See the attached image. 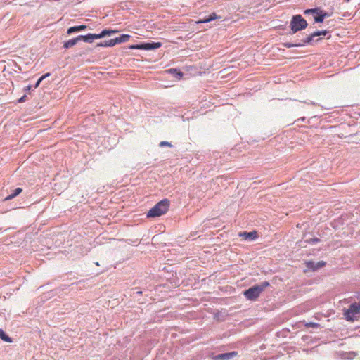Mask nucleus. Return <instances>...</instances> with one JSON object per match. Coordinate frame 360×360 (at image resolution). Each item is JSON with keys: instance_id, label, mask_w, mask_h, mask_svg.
Instances as JSON below:
<instances>
[{"instance_id": "29", "label": "nucleus", "mask_w": 360, "mask_h": 360, "mask_svg": "<svg viewBox=\"0 0 360 360\" xmlns=\"http://www.w3.org/2000/svg\"><path fill=\"white\" fill-rule=\"evenodd\" d=\"M42 81H43V79H42L41 77H39V78L38 79V80L37 81L36 84H34V88H37V87L40 85V83H41Z\"/></svg>"}, {"instance_id": "31", "label": "nucleus", "mask_w": 360, "mask_h": 360, "mask_svg": "<svg viewBox=\"0 0 360 360\" xmlns=\"http://www.w3.org/2000/svg\"><path fill=\"white\" fill-rule=\"evenodd\" d=\"M51 75V73L48 72L40 77L43 80Z\"/></svg>"}, {"instance_id": "16", "label": "nucleus", "mask_w": 360, "mask_h": 360, "mask_svg": "<svg viewBox=\"0 0 360 360\" xmlns=\"http://www.w3.org/2000/svg\"><path fill=\"white\" fill-rule=\"evenodd\" d=\"M94 39H98L96 34L89 33L86 35H84V42L86 43H92Z\"/></svg>"}, {"instance_id": "10", "label": "nucleus", "mask_w": 360, "mask_h": 360, "mask_svg": "<svg viewBox=\"0 0 360 360\" xmlns=\"http://www.w3.org/2000/svg\"><path fill=\"white\" fill-rule=\"evenodd\" d=\"M239 236H241L245 238L246 240H254L257 238V233L255 231H250V232H240Z\"/></svg>"}, {"instance_id": "2", "label": "nucleus", "mask_w": 360, "mask_h": 360, "mask_svg": "<svg viewBox=\"0 0 360 360\" xmlns=\"http://www.w3.org/2000/svg\"><path fill=\"white\" fill-rule=\"evenodd\" d=\"M270 283L268 281H263L259 284L255 285L251 288L244 291V295L248 300L255 301L256 300L261 292L268 286Z\"/></svg>"}, {"instance_id": "17", "label": "nucleus", "mask_w": 360, "mask_h": 360, "mask_svg": "<svg viewBox=\"0 0 360 360\" xmlns=\"http://www.w3.org/2000/svg\"><path fill=\"white\" fill-rule=\"evenodd\" d=\"M77 39L75 38L71 39L64 42L63 47L65 49H70L77 44Z\"/></svg>"}, {"instance_id": "20", "label": "nucleus", "mask_w": 360, "mask_h": 360, "mask_svg": "<svg viewBox=\"0 0 360 360\" xmlns=\"http://www.w3.org/2000/svg\"><path fill=\"white\" fill-rule=\"evenodd\" d=\"M168 72L174 74L176 77L181 78L183 77V72L176 68H171L168 70Z\"/></svg>"}, {"instance_id": "9", "label": "nucleus", "mask_w": 360, "mask_h": 360, "mask_svg": "<svg viewBox=\"0 0 360 360\" xmlns=\"http://www.w3.org/2000/svg\"><path fill=\"white\" fill-rule=\"evenodd\" d=\"M282 45L285 48H292V47H302L307 44V43H305L304 38H303L300 40H297L296 42H295V43L284 42V43H282Z\"/></svg>"}, {"instance_id": "34", "label": "nucleus", "mask_w": 360, "mask_h": 360, "mask_svg": "<svg viewBox=\"0 0 360 360\" xmlns=\"http://www.w3.org/2000/svg\"><path fill=\"white\" fill-rule=\"evenodd\" d=\"M136 293L140 295V294L142 293V292L141 291H136Z\"/></svg>"}, {"instance_id": "1", "label": "nucleus", "mask_w": 360, "mask_h": 360, "mask_svg": "<svg viewBox=\"0 0 360 360\" xmlns=\"http://www.w3.org/2000/svg\"><path fill=\"white\" fill-rule=\"evenodd\" d=\"M170 201L167 198H164L155 204L148 212V218L160 217L165 214L169 207Z\"/></svg>"}, {"instance_id": "23", "label": "nucleus", "mask_w": 360, "mask_h": 360, "mask_svg": "<svg viewBox=\"0 0 360 360\" xmlns=\"http://www.w3.org/2000/svg\"><path fill=\"white\" fill-rule=\"evenodd\" d=\"M320 241H321V240L319 238H310V239L307 240V242L308 243L312 244V245L316 244V243H319Z\"/></svg>"}, {"instance_id": "26", "label": "nucleus", "mask_w": 360, "mask_h": 360, "mask_svg": "<svg viewBox=\"0 0 360 360\" xmlns=\"http://www.w3.org/2000/svg\"><path fill=\"white\" fill-rule=\"evenodd\" d=\"M306 326L308 327L318 328L319 326V324L318 323L309 322L307 323Z\"/></svg>"}, {"instance_id": "21", "label": "nucleus", "mask_w": 360, "mask_h": 360, "mask_svg": "<svg viewBox=\"0 0 360 360\" xmlns=\"http://www.w3.org/2000/svg\"><path fill=\"white\" fill-rule=\"evenodd\" d=\"M121 43L127 42L131 38V36L127 34H122L119 36Z\"/></svg>"}, {"instance_id": "7", "label": "nucleus", "mask_w": 360, "mask_h": 360, "mask_svg": "<svg viewBox=\"0 0 360 360\" xmlns=\"http://www.w3.org/2000/svg\"><path fill=\"white\" fill-rule=\"evenodd\" d=\"M328 33V32L326 30L314 32L313 33L304 37L305 43H307V44H310L313 41H314L315 37L319 36H326Z\"/></svg>"}, {"instance_id": "13", "label": "nucleus", "mask_w": 360, "mask_h": 360, "mask_svg": "<svg viewBox=\"0 0 360 360\" xmlns=\"http://www.w3.org/2000/svg\"><path fill=\"white\" fill-rule=\"evenodd\" d=\"M314 20L315 22L321 23L324 21V19L322 16V9L319 8V11L315 13V15L314 16Z\"/></svg>"}, {"instance_id": "8", "label": "nucleus", "mask_w": 360, "mask_h": 360, "mask_svg": "<svg viewBox=\"0 0 360 360\" xmlns=\"http://www.w3.org/2000/svg\"><path fill=\"white\" fill-rule=\"evenodd\" d=\"M238 355L237 352H231L226 353H222L218 355H216L213 357L214 360H230L232 358Z\"/></svg>"}, {"instance_id": "15", "label": "nucleus", "mask_w": 360, "mask_h": 360, "mask_svg": "<svg viewBox=\"0 0 360 360\" xmlns=\"http://www.w3.org/2000/svg\"><path fill=\"white\" fill-rule=\"evenodd\" d=\"M0 339L6 342H13V339L9 337L1 328H0Z\"/></svg>"}, {"instance_id": "30", "label": "nucleus", "mask_w": 360, "mask_h": 360, "mask_svg": "<svg viewBox=\"0 0 360 360\" xmlns=\"http://www.w3.org/2000/svg\"><path fill=\"white\" fill-rule=\"evenodd\" d=\"M76 39H77V42L81 41V40H84V35H79L77 36V37H75Z\"/></svg>"}, {"instance_id": "33", "label": "nucleus", "mask_w": 360, "mask_h": 360, "mask_svg": "<svg viewBox=\"0 0 360 360\" xmlns=\"http://www.w3.org/2000/svg\"><path fill=\"white\" fill-rule=\"evenodd\" d=\"M307 104H311V105H315V103L313 102V101H310L309 103H307Z\"/></svg>"}, {"instance_id": "24", "label": "nucleus", "mask_w": 360, "mask_h": 360, "mask_svg": "<svg viewBox=\"0 0 360 360\" xmlns=\"http://www.w3.org/2000/svg\"><path fill=\"white\" fill-rule=\"evenodd\" d=\"M110 40L112 41V44L113 45V46H115L116 44H122L120 40L119 37H115L114 39H111Z\"/></svg>"}, {"instance_id": "19", "label": "nucleus", "mask_w": 360, "mask_h": 360, "mask_svg": "<svg viewBox=\"0 0 360 360\" xmlns=\"http://www.w3.org/2000/svg\"><path fill=\"white\" fill-rule=\"evenodd\" d=\"M96 46V47H112L113 45L112 44V41L110 39L108 41H104L98 43Z\"/></svg>"}, {"instance_id": "28", "label": "nucleus", "mask_w": 360, "mask_h": 360, "mask_svg": "<svg viewBox=\"0 0 360 360\" xmlns=\"http://www.w3.org/2000/svg\"><path fill=\"white\" fill-rule=\"evenodd\" d=\"M322 16H323V19L325 20V18H328L330 16V14L328 13H327L326 11L322 10Z\"/></svg>"}, {"instance_id": "3", "label": "nucleus", "mask_w": 360, "mask_h": 360, "mask_svg": "<svg viewBox=\"0 0 360 360\" xmlns=\"http://www.w3.org/2000/svg\"><path fill=\"white\" fill-rule=\"evenodd\" d=\"M308 23L307 20L301 15H294L290 22V33L295 34L297 32L306 29Z\"/></svg>"}, {"instance_id": "27", "label": "nucleus", "mask_w": 360, "mask_h": 360, "mask_svg": "<svg viewBox=\"0 0 360 360\" xmlns=\"http://www.w3.org/2000/svg\"><path fill=\"white\" fill-rule=\"evenodd\" d=\"M26 98H27V96L26 95H23L22 97H20L18 100V103H22V102H25L26 101Z\"/></svg>"}, {"instance_id": "5", "label": "nucleus", "mask_w": 360, "mask_h": 360, "mask_svg": "<svg viewBox=\"0 0 360 360\" xmlns=\"http://www.w3.org/2000/svg\"><path fill=\"white\" fill-rule=\"evenodd\" d=\"M360 312V304L354 302L345 311L344 316L347 321H354L355 315Z\"/></svg>"}, {"instance_id": "12", "label": "nucleus", "mask_w": 360, "mask_h": 360, "mask_svg": "<svg viewBox=\"0 0 360 360\" xmlns=\"http://www.w3.org/2000/svg\"><path fill=\"white\" fill-rule=\"evenodd\" d=\"M117 32H118V31L115 30L105 29V30H103L100 33L96 34V35H97L98 39H101V38L105 37V36H110Z\"/></svg>"}, {"instance_id": "25", "label": "nucleus", "mask_w": 360, "mask_h": 360, "mask_svg": "<svg viewBox=\"0 0 360 360\" xmlns=\"http://www.w3.org/2000/svg\"><path fill=\"white\" fill-rule=\"evenodd\" d=\"M159 146L160 147H164V146H169V147H172V145L171 144V143L168 142V141H161L160 143H159Z\"/></svg>"}, {"instance_id": "11", "label": "nucleus", "mask_w": 360, "mask_h": 360, "mask_svg": "<svg viewBox=\"0 0 360 360\" xmlns=\"http://www.w3.org/2000/svg\"><path fill=\"white\" fill-rule=\"evenodd\" d=\"M86 28H87V26L85 25L70 27L68 29L67 33L68 34H72L75 32L83 31V30H86Z\"/></svg>"}, {"instance_id": "22", "label": "nucleus", "mask_w": 360, "mask_h": 360, "mask_svg": "<svg viewBox=\"0 0 360 360\" xmlns=\"http://www.w3.org/2000/svg\"><path fill=\"white\" fill-rule=\"evenodd\" d=\"M319 11V8H309L306 9L304 11V14L309 15V14H315Z\"/></svg>"}, {"instance_id": "6", "label": "nucleus", "mask_w": 360, "mask_h": 360, "mask_svg": "<svg viewBox=\"0 0 360 360\" xmlns=\"http://www.w3.org/2000/svg\"><path fill=\"white\" fill-rule=\"evenodd\" d=\"M326 264V263L323 261H319V262H316L314 261L309 260V261L305 262L306 266L309 269L312 270L313 271L320 269L321 268L325 266Z\"/></svg>"}, {"instance_id": "32", "label": "nucleus", "mask_w": 360, "mask_h": 360, "mask_svg": "<svg viewBox=\"0 0 360 360\" xmlns=\"http://www.w3.org/2000/svg\"><path fill=\"white\" fill-rule=\"evenodd\" d=\"M32 86L31 85H28V86H26L25 88H24V90L25 91H30L31 89Z\"/></svg>"}, {"instance_id": "14", "label": "nucleus", "mask_w": 360, "mask_h": 360, "mask_svg": "<svg viewBox=\"0 0 360 360\" xmlns=\"http://www.w3.org/2000/svg\"><path fill=\"white\" fill-rule=\"evenodd\" d=\"M22 189L21 188H17L13 191L8 195L7 197H6L5 200H10L14 198H15L17 195H18L21 192Z\"/></svg>"}, {"instance_id": "4", "label": "nucleus", "mask_w": 360, "mask_h": 360, "mask_svg": "<svg viewBox=\"0 0 360 360\" xmlns=\"http://www.w3.org/2000/svg\"><path fill=\"white\" fill-rule=\"evenodd\" d=\"M162 46L161 42L148 41L137 44H131L129 46V49H138L150 51L159 49Z\"/></svg>"}, {"instance_id": "18", "label": "nucleus", "mask_w": 360, "mask_h": 360, "mask_svg": "<svg viewBox=\"0 0 360 360\" xmlns=\"http://www.w3.org/2000/svg\"><path fill=\"white\" fill-rule=\"evenodd\" d=\"M217 18H219V17L217 15V14L215 13H212L208 17L205 18L199 22H209Z\"/></svg>"}]
</instances>
